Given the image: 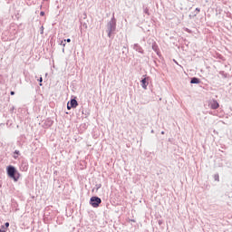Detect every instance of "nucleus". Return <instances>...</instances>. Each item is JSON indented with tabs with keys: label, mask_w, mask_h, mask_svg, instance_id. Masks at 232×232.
I'll return each mask as SVG.
<instances>
[{
	"label": "nucleus",
	"mask_w": 232,
	"mask_h": 232,
	"mask_svg": "<svg viewBox=\"0 0 232 232\" xmlns=\"http://www.w3.org/2000/svg\"><path fill=\"white\" fill-rule=\"evenodd\" d=\"M116 28H117V21L115 20V17H112L111 21L107 24L108 37H111V33L115 32Z\"/></svg>",
	"instance_id": "1"
},
{
	"label": "nucleus",
	"mask_w": 232,
	"mask_h": 232,
	"mask_svg": "<svg viewBox=\"0 0 232 232\" xmlns=\"http://www.w3.org/2000/svg\"><path fill=\"white\" fill-rule=\"evenodd\" d=\"M6 169L8 177H10V179H13L14 182H17V180H19V176H15V173H17L15 167L10 165L7 167Z\"/></svg>",
	"instance_id": "2"
},
{
	"label": "nucleus",
	"mask_w": 232,
	"mask_h": 232,
	"mask_svg": "<svg viewBox=\"0 0 232 232\" xmlns=\"http://www.w3.org/2000/svg\"><path fill=\"white\" fill-rule=\"evenodd\" d=\"M102 202L99 197H92L90 199V204L92 208H99V205Z\"/></svg>",
	"instance_id": "3"
},
{
	"label": "nucleus",
	"mask_w": 232,
	"mask_h": 232,
	"mask_svg": "<svg viewBox=\"0 0 232 232\" xmlns=\"http://www.w3.org/2000/svg\"><path fill=\"white\" fill-rule=\"evenodd\" d=\"M220 105L218 104V102L213 100L211 102H210V108L212 110H218V108L219 107Z\"/></svg>",
	"instance_id": "4"
},
{
	"label": "nucleus",
	"mask_w": 232,
	"mask_h": 232,
	"mask_svg": "<svg viewBox=\"0 0 232 232\" xmlns=\"http://www.w3.org/2000/svg\"><path fill=\"white\" fill-rule=\"evenodd\" d=\"M133 50H135L136 52H139V53H144L142 47H140V45H139V44H135L133 45Z\"/></svg>",
	"instance_id": "5"
},
{
	"label": "nucleus",
	"mask_w": 232,
	"mask_h": 232,
	"mask_svg": "<svg viewBox=\"0 0 232 232\" xmlns=\"http://www.w3.org/2000/svg\"><path fill=\"white\" fill-rule=\"evenodd\" d=\"M69 104H70L71 108H77V106H79V103L77 102V100H75V99H72Z\"/></svg>",
	"instance_id": "6"
},
{
	"label": "nucleus",
	"mask_w": 232,
	"mask_h": 232,
	"mask_svg": "<svg viewBox=\"0 0 232 232\" xmlns=\"http://www.w3.org/2000/svg\"><path fill=\"white\" fill-rule=\"evenodd\" d=\"M148 84H149V82L146 78L141 80V86H142L143 90H148Z\"/></svg>",
	"instance_id": "7"
},
{
	"label": "nucleus",
	"mask_w": 232,
	"mask_h": 232,
	"mask_svg": "<svg viewBox=\"0 0 232 232\" xmlns=\"http://www.w3.org/2000/svg\"><path fill=\"white\" fill-rule=\"evenodd\" d=\"M200 82V80H198V78H192L191 81H190V83L191 84H199Z\"/></svg>",
	"instance_id": "8"
},
{
	"label": "nucleus",
	"mask_w": 232,
	"mask_h": 232,
	"mask_svg": "<svg viewBox=\"0 0 232 232\" xmlns=\"http://www.w3.org/2000/svg\"><path fill=\"white\" fill-rule=\"evenodd\" d=\"M14 159H15V160H17V159H19V150H14Z\"/></svg>",
	"instance_id": "9"
},
{
	"label": "nucleus",
	"mask_w": 232,
	"mask_h": 232,
	"mask_svg": "<svg viewBox=\"0 0 232 232\" xmlns=\"http://www.w3.org/2000/svg\"><path fill=\"white\" fill-rule=\"evenodd\" d=\"M7 227H5V226H2L1 227H0V232H6L7 231Z\"/></svg>",
	"instance_id": "10"
},
{
	"label": "nucleus",
	"mask_w": 232,
	"mask_h": 232,
	"mask_svg": "<svg viewBox=\"0 0 232 232\" xmlns=\"http://www.w3.org/2000/svg\"><path fill=\"white\" fill-rule=\"evenodd\" d=\"M144 14H147V15H150V10L148 9V7L144 9Z\"/></svg>",
	"instance_id": "11"
},
{
	"label": "nucleus",
	"mask_w": 232,
	"mask_h": 232,
	"mask_svg": "<svg viewBox=\"0 0 232 232\" xmlns=\"http://www.w3.org/2000/svg\"><path fill=\"white\" fill-rule=\"evenodd\" d=\"M40 31L42 34H44V26H41Z\"/></svg>",
	"instance_id": "12"
},
{
	"label": "nucleus",
	"mask_w": 232,
	"mask_h": 232,
	"mask_svg": "<svg viewBox=\"0 0 232 232\" xmlns=\"http://www.w3.org/2000/svg\"><path fill=\"white\" fill-rule=\"evenodd\" d=\"M200 13V8H196V14L195 15L198 14Z\"/></svg>",
	"instance_id": "13"
},
{
	"label": "nucleus",
	"mask_w": 232,
	"mask_h": 232,
	"mask_svg": "<svg viewBox=\"0 0 232 232\" xmlns=\"http://www.w3.org/2000/svg\"><path fill=\"white\" fill-rule=\"evenodd\" d=\"M62 44V46H63V47H64V46H66V42H64V40H63V41H62V42H61V44Z\"/></svg>",
	"instance_id": "14"
},
{
	"label": "nucleus",
	"mask_w": 232,
	"mask_h": 232,
	"mask_svg": "<svg viewBox=\"0 0 232 232\" xmlns=\"http://www.w3.org/2000/svg\"><path fill=\"white\" fill-rule=\"evenodd\" d=\"M38 81L40 82V86H43V83H41V82H43V77H40V79H38Z\"/></svg>",
	"instance_id": "15"
},
{
	"label": "nucleus",
	"mask_w": 232,
	"mask_h": 232,
	"mask_svg": "<svg viewBox=\"0 0 232 232\" xmlns=\"http://www.w3.org/2000/svg\"><path fill=\"white\" fill-rule=\"evenodd\" d=\"M72 108H73V107H72V105H70V102H68L67 103V109L72 110Z\"/></svg>",
	"instance_id": "16"
},
{
	"label": "nucleus",
	"mask_w": 232,
	"mask_h": 232,
	"mask_svg": "<svg viewBox=\"0 0 232 232\" xmlns=\"http://www.w3.org/2000/svg\"><path fill=\"white\" fill-rule=\"evenodd\" d=\"M64 43H72V39L68 38V39L64 40Z\"/></svg>",
	"instance_id": "17"
},
{
	"label": "nucleus",
	"mask_w": 232,
	"mask_h": 232,
	"mask_svg": "<svg viewBox=\"0 0 232 232\" xmlns=\"http://www.w3.org/2000/svg\"><path fill=\"white\" fill-rule=\"evenodd\" d=\"M5 227H6L8 229V227H10V223L6 222Z\"/></svg>",
	"instance_id": "18"
},
{
	"label": "nucleus",
	"mask_w": 232,
	"mask_h": 232,
	"mask_svg": "<svg viewBox=\"0 0 232 232\" xmlns=\"http://www.w3.org/2000/svg\"><path fill=\"white\" fill-rule=\"evenodd\" d=\"M215 180H219L218 174L215 175Z\"/></svg>",
	"instance_id": "19"
},
{
	"label": "nucleus",
	"mask_w": 232,
	"mask_h": 232,
	"mask_svg": "<svg viewBox=\"0 0 232 232\" xmlns=\"http://www.w3.org/2000/svg\"><path fill=\"white\" fill-rule=\"evenodd\" d=\"M96 188H97V189H100V188H101V184L96 185Z\"/></svg>",
	"instance_id": "20"
},
{
	"label": "nucleus",
	"mask_w": 232,
	"mask_h": 232,
	"mask_svg": "<svg viewBox=\"0 0 232 232\" xmlns=\"http://www.w3.org/2000/svg\"><path fill=\"white\" fill-rule=\"evenodd\" d=\"M10 93L11 95H15V92L14 91H12Z\"/></svg>",
	"instance_id": "21"
},
{
	"label": "nucleus",
	"mask_w": 232,
	"mask_h": 232,
	"mask_svg": "<svg viewBox=\"0 0 232 232\" xmlns=\"http://www.w3.org/2000/svg\"><path fill=\"white\" fill-rule=\"evenodd\" d=\"M40 15H42V16L44 15V12L42 11V12L40 13Z\"/></svg>",
	"instance_id": "22"
},
{
	"label": "nucleus",
	"mask_w": 232,
	"mask_h": 232,
	"mask_svg": "<svg viewBox=\"0 0 232 232\" xmlns=\"http://www.w3.org/2000/svg\"><path fill=\"white\" fill-rule=\"evenodd\" d=\"M161 135H164V131H161Z\"/></svg>",
	"instance_id": "23"
},
{
	"label": "nucleus",
	"mask_w": 232,
	"mask_h": 232,
	"mask_svg": "<svg viewBox=\"0 0 232 232\" xmlns=\"http://www.w3.org/2000/svg\"><path fill=\"white\" fill-rule=\"evenodd\" d=\"M63 52H64V48L63 49Z\"/></svg>",
	"instance_id": "24"
},
{
	"label": "nucleus",
	"mask_w": 232,
	"mask_h": 232,
	"mask_svg": "<svg viewBox=\"0 0 232 232\" xmlns=\"http://www.w3.org/2000/svg\"><path fill=\"white\" fill-rule=\"evenodd\" d=\"M151 133H153V130H151Z\"/></svg>",
	"instance_id": "25"
}]
</instances>
